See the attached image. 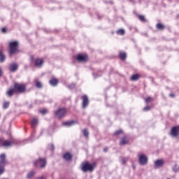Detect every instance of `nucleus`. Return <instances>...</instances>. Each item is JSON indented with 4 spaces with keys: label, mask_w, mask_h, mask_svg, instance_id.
<instances>
[{
    "label": "nucleus",
    "mask_w": 179,
    "mask_h": 179,
    "mask_svg": "<svg viewBox=\"0 0 179 179\" xmlns=\"http://www.w3.org/2000/svg\"><path fill=\"white\" fill-rule=\"evenodd\" d=\"M13 145V142L9 141H5L2 143V146H4V148H9Z\"/></svg>",
    "instance_id": "17"
},
{
    "label": "nucleus",
    "mask_w": 179,
    "mask_h": 179,
    "mask_svg": "<svg viewBox=\"0 0 179 179\" xmlns=\"http://www.w3.org/2000/svg\"><path fill=\"white\" fill-rule=\"evenodd\" d=\"M6 166V155L1 154L0 155V176L5 173V166Z\"/></svg>",
    "instance_id": "3"
},
{
    "label": "nucleus",
    "mask_w": 179,
    "mask_h": 179,
    "mask_svg": "<svg viewBox=\"0 0 179 179\" xmlns=\"http://www.w3.org/2000/svg\"><path fill=\"white\" fill-rule=\"evenodd\" d=\"M170 135L172 138H177L179 135V126L172 127L170 131Z\"/></svg>",
    "instance_id": "8"
},
{
    "label": "nucleus",
    "mask_w": 179,
    "mask_h": 179,
    "mask_svg": "<svg viewBox=\"0 0 179 179\" xmlns=\"http://www.w3.org/2000/svg\"><path fill=\"white\" fill-rule=\"evenodd\" d=\"M40 113H42L43 115L47 114L48 113V110L47 109H42L40 110Z\"/></svg>",
    "instance_id": "31"
},
{
    "label": "nucleus",
    "mask_w": 179,
    "mask_h": 179,
    "mask_svg": "<svg viewBox=\"0 0 179 179\" xmlns=\"http://www.w3.org/2000/svg\"><path fill=\"white\" fill-rule=\"evenodd\" d=\"M127 162H128V157H123L122 159V164H125V163H127Z\"/></svg>",
    "instance_id": "32"
},
{
    "label": "nucleus",
    "mask_w": 179,
    "mask_h": 179,
    "mask_svg": "<svg viewBox=\"0 0 179 179\" xmlns=\"http://www.w3.org/2000/svg\"><path fill=\"white\" fill-rule=\"evenodd\" d=\"M19 68V66L16 63H13L9 66V71L10 72H16L17 71V69Z\"/></svg>",
    "instance_id": "12"
},
{
    "label": "nucleus",
    "mask_w": 179,
    "mask_h": 179,
    "mask_svg": "<svg viewBox=\"0 0 179 179\" xmlns=\"http://www.w3.org/2000/svg\"><path fill=\"white\" fill-rule=\"evenodd\" d=\"M103 152H107V148H104Z\"/></svg>",
    "instance_id": "42"
},
{
    "label": "nucleus",
    "mask_w": 179,
    "mask_h": 179,
    "mask_svg": "<svg viewBox=\"0 0 179 179\" xmlns=\"http://www.w3.org/2000/svg\"><path fill=\"white\" fill-rule=\"evenodd\" d=\"M157 28L158 30H164L165 27L163 24L158 23L157 24Z\"/></svg>",
    "instance_id": "23"
},
{
    "label": "nucleus",
    "mask_w": 179,
    "mask_h": 179,
    "mask_svg": "<svg viewBox=\"0 0 179 179\" xmlns=\"http://www.w3.org/2000/svg\"><path fill=\"white\" fill-rule=\"evenodd\" d=\"M138 162L141 166H146L148 164V157L144 154H138Z\"/></svg>",
    "instance_id": "5"
},
{
    "label": "nucleus",
    "mask_w": 179,
    "mask_h": 179,
    "mask_svg": "<svg viewBox=\"0 0 179 179\" xmlns=\"http://www.w3.org/2000/svg\"><path fill=\"white\" fill-rule=\"evenodd\" d=\"M2 76V69H0V78Z\"/></svg>",
    "instance_id": "39"
},
{
    "label": "nucleus",
    "mask_w": 179,
    "mask_h": 179,
    "mask_svg": "<svg viewBox=\"0 0 179 179\" xmlns=\"http://www.w3.org/2000/svg\"><path fill=\"white\" fill-rule=\"evenodd\" d=\"M0 142H1V138H0Z\"/></svg>",
    "instance_id": "45"
},
{
    "label": "nucleus",
    "mask_w": 179,
    "mask_h": 179,
    "mask_svg": "<svg viewBox=\"0 0 179 179\" xmlns=\"http://www.w3.org/2000/svg\"><path fill=\"white\" fill-rule=\"evenodd\" d=\"M121 134H122V130H118L115 133V135L117 136Z\"/></svg>",
    "instance_id": "35"
},
{
    "label": "nucleus",
    "mask_w": 179,
    "mask_h": 179,
    "mask_svg": "<svg viewBox=\"0 0 179 179\" xmlns=\"http://www.w3.org/2000/svg\"><path fill=\"white\" fill-rule=\"evenodd\" d=\"M169 96L170 97H174V94H170Z\"/></svg>",
    "instance_id": "40"
},
{
    "label": "nucleus",
    "mask_w": 179,
    "mask_h": 179,
    "mask_svg": "<svg viewBox=\"0 0 179 179\" xmlns=\"http://www.w3.org/2000/svg\"><path fill=\"white\" fill-rule=\"evenodd\" d=\"M10 103L8 101H6L3 104V108L6 109L9 108Z\"/></svg>",
    "instance_id": "30"
},
{
    "label": "nucleus",
    "mask_w": 179,
    "mask_h": 179,
    "mask_svg": "<svg viewBox=\"0 0 179 179\" xmlns=\"http://www.w3.org/2000/svg\"><path fill=\"white\" fill-rule=\"evenodd\" d=\"M14 89L15 92H17L18 93H24L26 90V85L15 83L14 84Z\"/></svg>",
    "instance_id": "4"
},
{
    "label": "nucleus",
    "mask_w": 179,
    "mask_h": 179,
    "mask_svg": "<svg viewBox=\"0 0 179 179\" xmlns=\"http://www.w3.org/2000/svg\"><path fill=\"white\" fill-rule=\"evenodd\" d=\"M117 34H118L120 36H124V34H125V30H124V29H119L117 31Z\"/></svg>",
    "instance_id": "26"
},
{
    "label": "nucleus",
    "mask_w": 179,
    "mask_h": 179,
    "mask_svg": "<svg viewBox=\"0 0 179 179\" xmlns=\"http://www.w3.org/2000/svg\"><path fill=\"white\" fill-rule=\"evenodd\" d=\"M63 159H64V160H66V162H70V160H72V155H71V153L69 152H66L63 155Z\"/></svg>",
    "instance_id": "14"
},
{
    "label": "nucleus",
    "mask_w": 179,
    "mask_h": 179,
    "mask_svg": "<svg viewBox=\"0 0 179 179\" xmlns=\"http://www.w3.org/2000/svg\"><path fill=\"white\" fill-rule=\"evenodd\" d=\"M89 106V98L87 96H83V108H86V106Z\"/></svg>",
    "instance_id": "11"
},
{
    "label": "nucleus",
    "mask_w": 179,
    "mask_h": 179,
    "mask_svg": "<svg viewBox=\"0 0 179 179\" xmlns=\"http://www.w3.org/2000/svg\"><path fill=\"white\" fill-rule=\"evenodd\" d=\"M34 174H36V171H31L29 172L27 174V178H31L33 177V176H34Z\"/></svg>",
    "instance_id": "25"
},
{
    "label": "nucleus",
    "mask_w": 179,
    "mask_h": 179,
    "mask_svg": "<svg viewBox=\"0 0 179 179\" xmlns=\"http://www.w3.org/2000/svg\"><path fill=\"white\" fill-rule=\"evenodd\" d=\"M36 86L38 87V89H41L43 87V83L40 81H36Z\"/></svg>",
    "instance_id": "27"
},
{
    "label": "nucleus",
    "mask_w": 179,
    "mask_h": 179,
    "mask_svg": "<svg viewBox=\"0 0 179 179\" xmlns=\"http://www.w3.org/2000/svg\"><path fill=\"white\" fill-rule=\"evenodd\" d=\"M50 149H51V150H54V149H55V147L52 144H51Z\"/></svg>",
    "instance_id": "38"
},
{
    "label": "nucleus",
    "mask_w": 179,
    "mask_h": 179,
    "mask_svg": "<svg viewBox=\"0 0 179 179\" xmlns=\"http://www.w3.org/2000/svg\"><path fill=\"white\" fill-rule=\"evenodd\" d=\"M77 60L80 62H86L87 61V55H78Z\"/></svg>",
    "instance_id": "10"
},
{
    "label": "nucleus",
    "mask_w": 179,
    "mask_h": 179,
    "mask_svg": "<svg viewBox=\"0 0 179 179\" xmlns=\"http://www.w3.org/2000/svg\"><path fill=\"white\" fill-rule=\"evenodd\" d=\"M5 59H6L5 55H3V52H2V50H0V62H1V64H2L3 62H5Z\"/></svg>",
    "instance_id": "18"
},
{
    "label": "nucleus",
    "mask_w": 179,
    "mask_h": 179,
    "mask_svg": "<svg viewBox=\"0 0 179 179\" xmlns=\"http://www.w3.org/2000/svg\"><path fill=\"white\" fill-rule=\"evenodd\" d=\"M138 18L140 19V20L141 21V22H145V16H143V15H139L138 16Z\"/></svg>",
    "instance_id": "33"
},
{
    "label": "nucleus",
    "mask_w": 179,
    "mask_h": 179,
    "mask_svg": "<svg viewBox=\"0 0 179 179\" xmlns=\"http://www.w3.org/2000/svg\"><path fill=\"white\" fill-rule=\"evenodd\" d=\"M163 166H164V159H157L154 162L155 169H160V167H163Z\"/></svg>",
    "instance_id": "9"
},
{
    "label": "nucleus",
    "mask_w": 179,
    "mask_h": 179,
    "mask_svg": "<svg viewBox=\"0 0 179 179\" xmlns=\"http://www.w3.org/2000/svg\"><path fill=\"white\" fill-rule=\"evenodd\" d=\"M132 80H138V79H139V75L138 74H134L131 76V78Z\"/></svg>",
    "instance_id": "28"
},
{
    "label": "nucleus",
    "mask_w": 179,
    "mask_h": 179,
    "mask_svg": "<svg viewBox=\"0 0 179 179\" xmlns=\"http://www.w3.org/2000/svg\"><path fill=\"white\" fill-rule=\"evenodd\" d=\"M8 47V53L10 55H13L17 52H19V42H17V41L9 42Z\"/></svg>",
    "instance_id": "1"
},
{
    "label": "nucleus",
    "mask_w": 179,
    "mask_h": 179,
    "mask_svg": "<svg viewBox=\"0 0 179 179\" xmlns=\"http://www.w3.org/2000/svg\"><path fill=\"white\" fill-rule=\"evenodd\" d=\"M34 166L36 167H40V169H44L47 166V161H45V159L40 158L34 163Z\"/></svg>",
    "instance_id": "6"
},
{
    "label": "nucleus",
    "mask_w": 179,
    "mask_h": 179,
    "mask_svg": "<svg viewBox=\"0 0 179 179\" xmlns=\"http://www.w3.org/2000/svg\"><path fill=\"white\" fill-rule=\"evenodd\" d=\"M83 133L85 138H89V130H87V129H85L83 131Z\"/></svg>",
    "instance_id": "24"
},
{
    "label": "nucleus",
    "mask_w": 179,
    "mask_h": 179,
    "mask_svg": "<svg viewBox=\"0 0 179 179\" xmlns=\"http://www.w3.org/2000/svg\"><path fill=\"white\" fill-rule=\"evenodd\" d=\"M55 115L58 118H64L66 115V109L65 108H60L55 112Z\"/></svg>",
    "instance_id": "7"
},
{
    "label": "nucleus",
    "mask_w": 179,
    "mask_h": 179,
    "mask_svg": "<svg viewBox=\"0 0 179 179\" xmlns=\"http://www.w3.org/2000/svg\"><path fill=\"white\" fill-rule=\"evenodd\" d=\"M38 124V119H37V117H34L31 122V125L32 128H36Z\"/></svg>",
    "instance_id": "16"
},
{
    "label": "nucleus",
    "mask_w": 179,
    "mask_h": 179,
    "mask_svg": "<svg viewBox=\"0 0 179 179\" xmlns=\"http://www.w3.org/2000/svg\"><path fill=\"white\" fill-rule=\"evenodd\" d=\"M152 101H153V98L148 96L145 99V103H147V104L148 103H152Z\"/></svg>",
    "instance_id": "29"
},
{
    "label": "nucleus",
    "mask_w": 179,
    "mask_h": 179,
    "mask_svg": "<svg viewBox=\"0 0 179 179\" xmlns=\"http://www.w3.org/2000/svg\"><path fill=\"white\" fill-rule=\"evenodd\" d=\"M128 143V140H127V137L122 138L120 141V145H127Z\"/></svg>",
    "instance_id": "22"
},
{
    "label": "nucleus",
    "mask_w": 179,
    "mask_h": 179,
    "mask_svg": "<svg viewBox=\"0 0 179 179\" xmlns=\"http://www.w3.org/2000/svg\"><path fill=\"white\" fill-rule=\"evenodd\" d=\"M152 108V107L150 106H145L144 108H143V111H150V110Z\"/></svg>",
    "instance_id": "34"
},
{
    "label": "nucleus",
    "mask_w": 179,
    "mask_h": 179,
    "mask_svg": "<svg viewBox=\"0 0 179 179\" xmlns=\"http://www.w3.org/2000/svg\"><path fill=\"white\" fill-rule=\"evenodd\" d=\"M1 31L2 33H6V28H2Z\"/></svg>",
    "instance_id": "37"
},
{
    "label": "nucleus",
    "mask_w": 179,
    "mask_h": 179,
    "mask_svg": "<svg viewBox=\"0 0 179 179\" xmlns=\"http://www.w3.org/2000/svg\"><path fill=\"white\" fill-rule=\"evenodd\" d=\"M15 88H12L10 90H9L8 92H7V94L9 97H12V96H13V94L15 93Z\"/></svg>",
    "instance_id": "20"
},
{
    "label": "nucleus",
    "mask_w": 179,
    "mask_h": 179,
    "mask_svg": "<svg viewBox=\"0 0 179 179\" xmlns=\"http://www.w3.org/2000/svg\"><path fill=\"white\" fill-rule=\"evenodd\" d=\"M132 167L134 169V170H135L136 169V166H135V165L132 164Z\"/></svg>",
    "instance_id": "41"
},
{
    "label": "nucleus",
    "mask_w": 179,
    "mask_h": 179,
    "mask_svg": "<svg viewBox=\"0 0 179 179\" xmlns=\"http://www.w3.org/2000/svg\"><path fill=\"white\" fill-rule=\"evenodd\" d=\"M93 75H94H94H95V74H94V73H93Z\"/></svg>",
    "instance_id": "44"
},
{
    "label": "nucleus",
    "mask_w": 179,
    "mask_h": 179,
    "mask_svg": "<svg viewBox=\"0 0 179 179\" xmlns=\"http://www.w3.org/2000/svg\"><path fill=\"white\" fill-rule=\"evenodd\" d=\"M94 164H90L89 162H84L81 164V170L83 173H87V171L92 173L94 170Z\"/></svg>",
    "instance_id": "2"
},
{
    "label": "nucleus",
    "mask_w": 179,
    "mask_h": 179,
    "mask_svg": "<svg viewBox=\"0 0 179 179\" xmlns=\"http://www.w3.org/2000/svg\"><path fill=\"white\" fill-rule=\"evenodd\" d=\"M173 171H175L176 173L177 169H173Z\"/></svg>",
    "instance_id": "43"
},
{
    "label": "nucleus",
    "mask_w": 179,
    "mask_h": 179,
    "mask_svg": "<svg viewBox=\"0 0 179 179\" xmlns=\"http://www.w3.org/2000/svg\"><path fill=\"white\" fill-rule=\"evenodd\" d=\"M49 83L51 86H57L58 85V80L55 78H52L49 81Z\"/></svg>",
    "instance_id": "19"
},
{
    "label": "nucleus",
    "mask_w": 179,
    "mask_h": 179,
    "mask_svg": "<svg viewBox=\"0 0 179 179\" xmlns=\"http://www.w3.org/2000/svg\"><path fill=\"white\" fill-rule=\"evenodd\" d=\"M69 89L72 90L75 87V84L72 83L68 86Z\"/></svg>",
    "instance_id": "36"
},
{
    "label": "nucleus",
    "mask_w": 179,
    "mask_h": 179,
    "mask_svg": "<svg viewBox=\"0 0 179 179\" xmlns=\"http://www.w3.org/2000/svg\"><path fill=\"white\" fill-rule=\"evenodd\" d=\"M43 64H44V60H43V59H36L35 60V66L37 68H41Z\"/></svg>",
    "instance_id": "13"
},
{
    "label": "nucleus",
    "mask_w": 179,
    "mask_h": 179,
    "mask_svg": "<svg viewBox=\"0 0 179 179\" xmlns=\"http://www.w3.org/2000/svg\"><path fill=\"white\" fill-rule=\"evenodd\" d=\"M120 59L124 61L125 59V58H127V53L120 52Z\"/></svg>",
    "instance_id": "21"
},
{
    "label": "nucleus",
    "mask_w": 179,
    "mask_h": 179,
    "mask_svg": "<svg viewBox=\"0 0 179 179\" xmlns=\"http://www.w3.org/2000/svg\"><path fill=\"white\" fill-rule=\"evenodd\" d=\"M75 124H76V121L71 120V121L64 122L63 125L64 127H73V125H75Z\"/></svg>",
    "instance_id": "15"
}]
</instances>
